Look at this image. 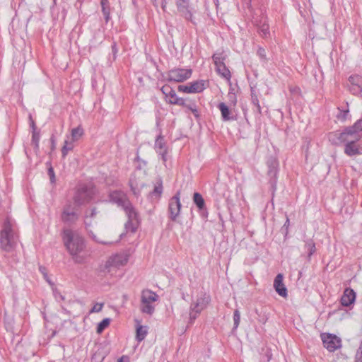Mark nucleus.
Masks as SVG:
<instances>
[{
	"mask_svg": "<svg viewBox=\"0 0 362 362\" xmlns=\"http://www.w3.org/2000/svg\"><path fill=\"white\" fill-rule=\"evenodd\" d=\"M62 240L74 262L76 264L85 263L86 257L82 255L86 247L84 238L78 232L67 228L63 230Z\"/></svg>",
	"mask_w": 362,
	"mask_h": 362,
	"instance_id": "nucleus-1",
	"label": "nucleus"
},
{
	"mask_svg": "<svg viewBox=\"0 0 362 362\" xmlns=\"http://www.w3.org/2000/svg\"><path fill=\"white\" fill-rule=\"evenodd\" d=\"M110 198L112 202L122 207L128 216L126 228L135 232L139 223V216L127 195L121 191H114L110 194Z\"/></svg>",
	"mask_w": 362,
	"mask_h": 362,
	"instance_id": "nucleus-2",
	"label": "nucleus"
},
{
	"mask_svg": "<svg viewBox=\"0 0 362 362\" xmlns=\"http://www.w3.org/2000/svg\"><path fill=\"white\" fill-rule=\"evenodd\" d=\"M18 243V236L14 233L9 221L4 223L3 228L0 231V247L6 252L13 251Z\"/></svg>",
	"mask_w": 362,
	"mask_h": 362,
	"instance_id": "nucleus-3",
	"label": "nucleus"
},
{
	"mask_svg": "<svg viewBox=\"0 0 362 362\" xmlns=\"http://www.w3.org/2000/svg\"><path fill=\"white\" fill-rule=\"evenodd\" d=\"M211 301V297L206 293H202L196 300L192 301L189 307V324H192L202 310L206 309Z\"/></svg>",
	"mask_w": 362,
	"mask_h": 362,
	"instance_id": "nucleus-4",
	"label": "nucleus"
},
{
	"mask_svg": "<svg viewBox=\"0 0 362 362\" xmlns=\"http://www.w3.org/2000/svg\"><path fill=\"white\" fill-rule=\"evenodd\" d=\"M159 298L158 295L149 289L141 291L140 310L143 313L152 315L155 311L153 303Z\"/></svg>",
	"mask_w": 362,
	"mask_h": 362,
	"instance_id": "nucleus-5",
	"label": "nucleus"
},
{
	"mask_svg": "<svg viewBox=\"0 0 362 362\" xmlns=\"http://www.w3.org/2000/svg\"><path fill=\"white\" fill-rule=\"evenodd\" d=\"M77 206L71 201L66 202L62 209L61 220L67 225H72L77 222L79 218Z\"/></svg>",
	"mask_w": 362,
	"mask_h": 362,
	"instance_id": "nucleus-6",
	"label": "nucleus"
},
{
	"mask_svg": "<svg viewBox=\"0 0 362 362\" xmlns=\"http://www.w3.org/2000/svg\"><path fill=\"white\" fill-rule=\"evenodd\" d=\"M335 136L338 140L341 143H346L344 147V153L349 156H353L356 155H360L362 153L360 151L359 145L357 146L356 142L359 139H355L354 137H351L350 135L342 137V132H336L332 134Z\"/></svg>",
	"mask_w": 362,
	"mask_h": 362,
	"instance_id": "nucleus-7",
	"label": "nucleus"
},
{
	"mask_svg": "<svg viewBox=\"0 0 362 362\" xmlns=\"http://www.w3.org/2000/svg\"><path fill=\"white\" fill-rule=\"evenodd\" d=\"M93 196V190L92 188L88 187L86 185L79 186L74 196V204L77 206H80L88 203L91 200Z\"/></svg>",
	"mask_w": 362,
	"mask_h": 362,
	"instance_id": "nucleus-8",
	"label": "nucleus"
},
{
	"mask_svg": "<svg viewBox=\"0 0 362 362\" xmlns=\"http://www.w3.org/2000/svg\"><path fill=\"white\" fill-rule=\"evenodd\" d=\"M213 61L216 65V71L227 81H229L231 74L229 69L224 64L225 57L223 52L215 53L212 56Z\"/></svg>",
	"mask_w": 362,
	"mask_h": 362,
	"instance_id": "nucleus-9",
	"label": "nucleus"
},
{
	"mask_svg": "<svg viewBox=\"0 0 362 362\" xmlns=\"http://www.w3.org/2000/svg\"><path fill=\"white\" fill-rule=\"evenodd\" d=\"M180 191H177L176 194L169 200V217L173 221H175L180 214L182 206L180 202Z\"/></svg>",
	"mask_w": 362,
	"mask_h": 362,
	"instance_id": "nucleus-10",
	"label": "nucleus"
},
{
	"mask_svg": "<svg viewBox=\"0 0 362 362\" xmlns=\"http://www.w3.org/2000/svg\"><path fill=\"white\" fill-rule=\"evenodd\" d=\"M165 101L170 104L178 105L188 107L195 116H197V111L193 104H186L185 100L177 96L175 92H162Z\"/></svg>",
	"mask_w": 362,
	"mask_h": 362,
	"instance_id": "nucleus-11",
	"label": "nucleus"
},
{
	"mask_svg": "<svg viewBox=\"0 0 362 362\" xmlns=\"http://www.w3.org/2000/svg\"><path fill=\"white\" fill-rule=\"evenodd\" d=\"M268 165V176L269 177V184L271 187L274 192L276 189V180H277V174L279 171V162L274 158H271L267 161Z\"/></svg>",
	"mask_w": 362,
	"mask_h": 362,
	"instance_id": "nucleus-12",
	"label": "nucleus"
},
{
	"mask_svg": "<svg viewBox=\"0 0 362 362\" xmlns=\"http://www.w3.org/2000/svg\"><path fill=\"white\" fill-rule=\"evenodd\" d=\"M322 341L324 346L330 352H334L341 346V339L332 334H322Z\"/></svg>",
	"mask_w": 362,
	"mask_h": 362,
	"instance_id": "nucleus-13",
	"label": "nucleus"
},
{
	"mask_svg": "<svg viewBox=\"0 0 362 362\" xmlns=\"http://www.w3.org/2000/svg\"><path fill=\"white\" fill-rule=\"evenodd\" d=\"M192 73L191 69H175L169 71L168 78L170 81L182 82L189 78Z\"/></svg>",
	"mask_w": 362,
	"mask_h": 362,
	"instance_id": "nucleus-14",
	"label": "nucleus"
},
{
	"mask_svg": "<svg viewBox=\"0 0 362 362\" xmlns=\"http://www.w3.org/2000/svg\"><path fill=\"white\" fill-rule=\"evenodd\" d=\"M362 133V119L358 120L353 126L348 127L342 132V137L350 135L355 139H360Z\"/></svg>",
	"mask_w": 362,
	"mask_h": 362,
	"instance_id": "nucleus-15",
	"label": "nucleus"
},
{
	"mask_svg": "<svg viewBox=\"0 0 362 362\" xmlns=\"http://www.w3.org/2000/svg\"><path fill=\"white\" fill-rule=\"evenodd\" d=\"M177 11L187 20L193 21L192 8L189 6V0H175Z\"/></svg>",
	"mask_w": 362,
	"mask_h": 362,
	"instance_id": "nucleus-16",
	"label": "nucleus"
},
{
	"mask_svg": "<svg viewBox=\"0 0 362 362\" xmlns=\"http://www.w3.org/2000/svg\"><path fill=\"white\" fill-rule=\"evenodd\" d=\"M86 230L90 238L95 243L103 245H111L113 243L102 230H96L93 231L91 228H88V230Z\"/></svg>",
	"mask_w": 362,
	"mask_h": 362,
	"instance_id": "nucleus-17",
	"label": "nucleus"
},
{
	"mask_svg": "<svg viewBox=\"0 0 362 362\" xmlns=\"http://www.w3.org/2000/svg\"><path fill=\"white\" fill-rule=\"evenodd\" d=\"M128 262V256L125 254H115L111 256L106 262V267H119L125 265Z\"/></svg>",
	"mask_w": 362,
	"mask_h": 362,
	"instance_id": "nucleus-18",
	"label": "nucleus"
},
{
	"mask_svg": "<svg viewBox=\"0 0 362 362\" xmlns=\"http://www.w3.org/2000/svg\"><path fill=\"white\" fill-rule=\"evenodd\" d=\"M209 88V81L199 80L194 81L190 86L180 85L177 90H204Z\"/></svg>",
	"mask_w": 362,
	"mask_h": 362,
	"instance_id": "nucleus-19",
	"label": "nucleus"
},
{
	"mask_svg": "<svg viewBox=\"0 0 362 362\" xmlns=\"http://www.w3.org/2000/svg\"><path fill=\"white\" fill-rule=\"evenodd\" d=\"M284 276L282 274H278L274 281V287L276 293L284 297H287V288L283 283Z\"/></svg>",
	"mask_w": 362,
	"mask_h": 362,
	"instance_id": "nucleus-20",
	"label": "nucleus"
},
{
	"mask_svg": "<svg viewBox=\"0 0 362 362\" xmlns=\"http://www.w3.org/2000/svg\"><path fill=\"white\" fill-rule=\"evenodd\" d=\"M356 299V293L350 288L344 290V293L341 298V303L344 306H349Z\"/></svg>",
	"mask_w": 362,
	"mask_h": 362,
	"instance_id": "nucleus-21",
	"label": "nucleus"
},
{
	"mask_svg": "<svg viewBox=\"0 0 362 362\" xmlns=\"http://www.w3.org/2000/svg\"><path fill=\"white\" fill-rule=\"evenodd\" d=\"M97 214V211L95 208H93L90 210H88L86 211L85 218H84V224L86 230H88V228H92V218H93Z\"/></svg>",
	"mask_w": 362,
	"mask_h": 362,
	"instance_id": "nucleus-22",
	"label": "nucleus"
},
{
	"mask_svg": "<svg viewBox=\"0 0 362 362\" xmlns=\"http://www.w3.org/2000/svg\"><path fill=\"white\" fill-rule=\"evenodd\" d=\"M349 81L352 86L353 89L362 90V76L359 75H352L349 77Z\"/></svg>",
	"mask_w": 362,
	"mask_h": 362,
	"instance_id": "nucleus-23",
	"label": "nucleus"
},
{
	"mask_svg": "<svg viewBox=\"0 0 362 362\" xmlns=\"http://www.w3.org/2000/svg\"><path fill=\"white\" fill-rule=\"evenodd\" d=\"M218 107L221 112V116L224 121H228L233 119L230 117V111L226 103H221Z\"/></svg>",
	"mask_w": 362,
	"mask_h": 362,
	"instance_id": "nucleus-24",
	"label": "nucleus"
},
{
	"mask_svg": "<svg viewBox=\"0 0 362 362\" xmlns=\"http://www.w3.org/2000/svg\"><path fill=\"white\" fill-rule=\"evenodd\" d=\"M163 193V183L160 180L155 185L153 190L150 192L149 195L151 197H155L156 198H160Z\"/></svg>",
	"mask_w": 362,
	"mask_h": 362,
	"instance_id": "nucleus-25",
	"label": "nucleus"
},
{
	"mask_svg": "<svg viewBox=\"0 0 362 362\" xmlns=\"http://www.w3.org/2000/svg\"><path fill=\"white\" fill-rule=\"evenodd\" d=\"M193 201L199 210H202L205 206L204 199L202 197V194L199 192L194 193L193 195Z\"/></svg>",
	"mask_w": 362,
	"mask_h": 362,
	"instance_id": "nucleus-26",
	"label": "nucleus"
},
{
	"mask_svg": "<svg viewBox=\"0 0 362 362\" xmlns=\"http://www.w3.org/2000/svg\"><path fill=\"white\" fill-rule=\"evenodd\" d=\"M130 187L135 195L139 194L140 189L144 186L143 183L139 184L134 178L132 177L129 180Z\"/></svg>",
	"mask_w": 362,
	"mask_h": 362,
	"instance_id": "nucleus-27",
	"label": "nucleus"
},
{
	"mask_svg": "<svg viewBox=\"0 0 362 362\" xmlns=\"http://www.w3.org/2000/svg\"><path fill=\"white\" fill-rule=\"evenodd\" d=\"M155 148L156 152L158 151L167 150L164 138L162 136H158L155 142Z\"/></svg>",
	"mask_w": 362,
	"mask_h": 362,
	"instance_id": "nucleus-28",
	"label": "nucleus"
},
{
	"mask_svg": "<svg viewBox=\"0 0 362 362\" xmlns=\"http://www.w3.org/2000/svg\"><path fill=\"white\" fill-rule=\"evenodd\" d=\"M83 134V129L79 126L76 128H74L71 130V139L72 141L78 140Z\"/></svg>",
	"mask_w": 362,
	"mask_h": 362,
	"instance_id": "nucleus-29",
	"label": "nucleus"
},
{
	"mask_svg": "<svg viewBox=\"0 0 362 362\" xmlns=\"http://www.w3.org/2000/svg\"><path fill=\"white\" fill-rule=\"evenodd\" d=\"M147 334V330L143 326H139L136 329V339L138 341H143Z\"/></svg>",
	"mask_w": 362,
	"mask_h": 362,
	"instance_id": "nucleus-30",
	"label": "nucleus"
},
{
	"mask_svg": "<svg viewBox=\"0 0 362 362\" xmlns=\"http://www.w3.org/2000/svg\"><path fill=\"white\" fill-rule=\"evenodd\" d=\"M305 247L308 250V257H310L315 252V244L312 239L305 241Z\"/></svg>",
	"mask_w": 362,
	"mask_h": 362,
	"instance_id": "nucleus-31",
	"label": "nucleus"
},
{
	"mask_svg": "<svg viewBox=\"0 0 362 362\" xmlns=\"http://www.w3.org/2000/svg\"><path fill=\"white\" fill-rule=\"evenodd\" d=\"M108 4V0H101L102 11L105 16L106 21L110 18V9L107 6Z\"/></svg>",
	"mask_w": 362,
	"mask_h": 362,
	"instance_id": "nucleus-32",
	"label": "nucleus"
},
{
	"mask_svg": "<svg viewBox=\"0 0 362 362\" xmlns=\"http://www.w3.org/2000/svg\"><path fill=\"white\" fill-rule=\"evenodd\" d=\"M73 142L74 141H69L67 140H66L64 141V144L62 147V156L63 157H65L66 156V154L68 153V151H71L74 148V145H73Z\"/></svg>",
	"mask_w": 362,
	"mask_h": 362,
	"instance_id": "nucleus-33",
	"label": "nucleus"
},
{
	"mask_svg": "<svg viewBox=\"0 0 362 362\" xmlns=\"http://www.w3.org/2000/svg\"><path fill=\"white\" fill-rule=\"evenodd\" d=\"M110 323V320L109 318L103 319L97 327V332L101 333Z\"/></svg>",
	"mask_w": 362,
	"mask_h": 362,
	"instance_id": "nucleus-34",
	"label": "nucleus"
},
{
	"mask_svg": "<svg viewBox=\"0 0 362 362\" xmlns=\"http://www.w3.org/2000/svg\"><path fill=\"white\" fill-rule=\"evenodd\" d=\"M234 326L233 329H236L240 324V313L238 310H235L233 313Z\"/></svg>",
	"mask_w": 362,
	"mask_h": 362,
	"instance_id": "nucleus-35",
	"label": "nucleus"
},
{
	"mask_svg": "<svg viewBox=\"0 0 362 362\" xmlns=\"http://www.w3.org/2000/svg\"><path fill=\"white\" fill-rule=\"evenodd\" d=\"M251 97H252V103L257 107V111L258 112L259 114H261V112H261V107H260V105H259V100H258L257 95H256L255 93L252 92Z\"/></svg>",
	"mask_w": 362,
	"mask_h": 362,
	"instance_id": "nucleus-36",
	"label": "nucleus"
},
{
	"mask_svg": "<svg viewBox=\"0 0 362 362\" xmlns=\"http://www.w3.org/2000/svg\"><path fill=\"white\" fill-rule=\"evenodd\" d=\"M151 2L155 7L158 8L160 6L163 11H165L167 4L165 0H151Z\"/></svg>",
	"mask_w": 362,
	"mask_h": 362,
	"instance_id": "nucleus-37",
	"label": "nucleus"
},
{
	"mask_svg": "<svg viewBox=\"0 0 362 362\" xmlns=\"http://www.w3.org/2000/svg\"><path fill=\"white\" fill-rule=\"evenodd\" d=\"M259 34L264 37H267L269 35V25L267 24L263 23L262 25L259 28Z\"/></svg>",
	"mask_w": 362,
	"mask_h": 362,
	"instance_id": "nucleus-38",
	"label": "nucleus"
},
{
	"mask_svg": "<svg viewBox=\"0 0 362 362\" xmlns=\"http://www.w3.org/2000/svg\"><path fill=\"white\" fill-rule=\"evenodd\" d=\"M228 98L230 101V105L235 106L237 102V97L235 92H228L227 95Z\"/></svg>",
	"mask_w": 362,
	"mask_h": 362,
	"instance_id": "nucleus-39",
	"label": "nucleus"
},
{
	"mask_svg": "<svg viewBox=\"0 0 362 362\" xmlns=\"http://www.w3.org/2000/svg\"><path fill=\"white\" fill-rule=\"evenodd\" d=\"M257 54L260 57V59L264 62H266L267 60L266 50L263 47L258 48Z\"/></svg>",
	"mask_w": 362,
	"mask_h": 362,
	"instance_id": "nucleus-40",
	"label": "nucleus"
},
{
	"mask_svg": "<svg viewBox=\"0 0 362 362\" xmlns=\"http://www.w3.org/2000/svg\"><path fill=\"white\" fill-rule=\"evenodd\" d=\"M40 140V134L36 131H33L32 141L35 144V147H38V143Z\"/></svg>",
	"mask_w": 362,
	"mask_h": 362,
	"instance_id": "nucleus-41",
	"label": "nucleus"
},
{
	"mask_svg": "<svg viewBox=\"0 0 362 362\" xmlns=\"http://www.w3.org/2000/svg\"><path fill=\"white\" fill-rule=\"evenodd\" d=\"M356 362H362V341L356 354Z\"/></svg>",
	"mask_w": 362,
	"mask_h": 362,
	"instance_id": "nucleus-42",
	"label": "nucleus"
},
{
	"mask_svg": "<svg viewBox=\"0 0 362 362\" xmlns=\"http://www.w3.org/2000/svg\"><path fill=\"white\" fill-rule=\"evenodd\" d=\"M104 304L103 303H95L93 307L91 308L90 313H98L102 310L103 308Z\"/></svg>",
	"mask_w": 362,
	"mask_h": 362,
	"instance_id": "nucleus-43",
	"label": "nucleus"
},
{
	"mask_svg": "<svg viewBox=\"0 0 362 362\" xmlns=\"http://www.w3.org/2000/svg\"><path fill=\"white\" fill-rule=\"evenodd\" d=\"M39 269L40 271V272L43 274L45 279H46V281L49 283V284L50 285H53V283L51 281V280L49 279L48 276H47V271H46V268L44 267H42L40 266L39 267Z\"/></svg>",
	"mask_w": 362,
	"mask_h": 362,
	"instance_id": "nucleus-44",
	"label": "nucleus"
},
{
	"mask_svg": "<svg viewBox=\"0 0 362 362\" xmlns=\"http://www.w3.org/2000/svg\"><path fill=\"white\" fill-rule=\"evenodd\" d=\"M53 293L57 300H64V296L57 289H54Z\"/></svg>",
	"mask_w": 362,
	"mask_h": 362,
	"instance_id": "nucleus-45",
	"label": "nucleus"
},
{
	"mask_svg": "<svg viewBox=\"0 0 362 362\" xmlns=\"http://www.w3.org/2000/svg\"><path fill=\"white\" fill-rule=\"evenodd\" d=\"M48 175H49V179H50V182L52 183H54L55 182V175H54V170H53V168L52 167H50L48 169Z\"/></svg>",
	"mask_w": 362,
	"mask_h": 362,
	"instance_id": "nucleus-46",
	"label": "nucleus"
},
{
	"mask_svg": "<svg viewBox=\"0 0 362 362\" xmlns=\"http://www.w3.org/2000/svg\"><path fill=\"white\" fill-rule=\"evenodd\" d=\"M167 153L168 150L158 151V153L161 156L163 162L167 160Z\"/></svg>",
	"mask_w": 362,
	"mask_h": 362,
	"instance_id": "nucleus-47",
	"label": "nucleus"
},
{
	"mask_svg": "<svg viewBox=\"0 0 362 362\" xmlns=\"http://www.w3.org/2000/svg\"><path fill=\"white\" fill-rule=\"evenodd\" d=\"M29 120H30V127H32L33 131H35V129H36L35 124V122L33 119V117H32V116L30 115L29 116Z\"/></svg>",
	"mask_w": 362,
	"mask_h": 362,
	"instance_id": "nucleus-48",
	"label": "nucleus"
},
{
	"mask_svg": "<svg viewBox=\"0 0 362 362\" xmlns=\"http://www.w3.org/2000/svg\"><path fill=\"white\" fill-rule=\"evenodd\" d=\"M244 4L247 6V7L250 9L251 7V0H243Z\"/></svg>",
	"mask_w": 362,
	"mask_h": 362,
	"instance_id": "nucleus-49",
	"label": "nucleus"
},
{
	"mask_svg": "<svg viewBox=\"0 0 362 362\" xmlns=\"http://www.w3.org/2000/svg\"><path fill=\"white\" fill-rule=\"evenodd\" d=\"M288 226H289V219H288V218L287 217V218H286V222H285V223H284V227L288 228Z\"/></svg>",
	"mask_w": 362,
	"mask_h": 362,
	"instance_id": "nucleus-50",
	"label": "nucleus"
},
{
	"mask_svg": "<svg viewBox=\"0 0 362 362\" xmlns=\"http://www.w3.org/2000/svg\"><path fill=\"white\" fill-rule=\"evenodd\" d=\"M51 141L52 142V147L54 148V140L52 137L51 138Z\"/></svg>",
	"mask_w": 362,
	"mask_h": 362,
	"instance_id": "nucleus-51",
	"label": "nucleus"
},
{
	"mask_svg": "<svg viewBox=\"0 0 362 362\" xmlns=\"http://www.w3.org/2000/svg\"><path fill=\"white\" fill-rule=\"evenodd\" d=\"M123 358H124V356L121 357V358L117 361V362H123Z\"/></svg>",
	"mask_w": 362,
	"mask_h": 362,
	"instance_id": "nucleus-52",
	"label": "nucleus"
},
{
	"mask_svg": "<svg viewBox=\"0 0 362 362\" xmlns=\"http://www.w3.org/2000/svg\"><path fill=\"white\" fill-rule=\"evenodd\" d=\"M359 148H360V151L361 152L362 151V142L359 144Z\"/></svg>",
	"mask_w": 362,
	"mask_h": 362,
	"instance_id": "nucleus-53",
	"label": "nucleus"
},
{
	"mask_svg": "<svg viewBox=\"0 0 362 362\" xmlns=\"http://www.w3.org/2000/svg\"><path fill=\"white\" fill-rule=\"evenodd\" d=\"M166 88V86H163V87L161 88L160 90H161V91H163V90H164V88Z\"/></svg>",
	"mask_w": 362,
	"mask_h": 362,
	"instance_id": "nucleus-54",
	"label": "nucleus"
}]
</instances>
